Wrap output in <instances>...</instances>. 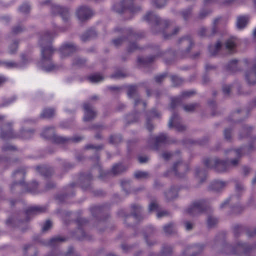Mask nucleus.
Returning <instances> with one entry per match:
<instances>
[{"label": "nucleus", "instance_id": "1", "mask_svg": "<svg viewBox=\"0 0 256 256\" xmlns=\"http://www.w3.org/2000/svg\"><path fill=\"white\" fill-rule=\"evenodd\" d=\"M52 36L48 32L42 34L39 40V44L42 48V59L40 65L46 71L50 72L56 69V66L51 62V58L54 50L51 46Z\"/></svg>", "mask_w": 256, "mask_h": 256}, {"label": "nucleus", "instance_id": "2", "mask_svg": "<svg viewBox=\"0 0 256 256\" xmlns=\"http://www.w3.org/2000/svg\"><path fill=\"white\" fill-rule=\"evenodd\" d=\"M144 19L148 21H154L156 24L153 28L154 30H160L163 36L165 39H169L176 34L179 31L178 28H172L170 22L167 20L162 22L160 18L152 12L148 13L144 16Z\"/></svg>", "mask_w": 256, "mask_h": 256}, {"label": "nucleus", "instance_id": "3", "mask_svg": "<svg viewBox=\"0 0 256 256\" xmlns=\"http://www.w3.org/2000/svg\"><path fill=\"white\" fill-rule=\"evenodd\" d=\"M204 163L207 167H214L218 171L220 172H224L230 168V165L228 164V162L220 160L218 158L206 159L204 160Z\"/></svg>", "mask_w": 256, "mask_h": 256}, {"label": "nucleus", "instance_id": "4", "mask_svg": "<svg viewBox=\"0 0 256 256\" xmlns=\"http://www.w3.org/2000/svg\"><path fill=\"white\" fill-rule=\"evenodd\" d=\"M205 210L204 204L202 201H196L192 203L186 210V212L191 216L201 214Z\"/></svg>", "mask_w": 256, "mask_h": 256}, {"label": "nucleus", "instance_id": "5", "mask_svg": "<svg viewBox=\"0 0 256 256\" xmlns=\"http://www.w3.org/2000/svg\"><path fill=\"white\" fill-rule=\"evenodd\" d=\"M252 248V247H250L246 244H238L235 248H233L230 246H227L225 247L224 250L226 254H246Z\"/></svg>", "mask_w": 256, "mask_h": 256}, {"label": "nucleus", "instance_id": "6", "mask_svg": "<svg viewBox=\"0 0 256 256\" xmlns=\"http://www.w3.org/2000/svg\"><path fill=\"white\" fill-rule=\"evenodd\" d=\"M179 44L182 46V52L184 55L190 52L191 48L194 46L192 40L190 36L182 38L179 40Z\"/></svg>", "mask_w": 256, "mask_h": 256}, {"label": "nucleus", "instance_id": "7", "mask_svg": "<svg viewBox=\"0 0 256 256\" xmlns=\"http://www.w3.org/2000/svg\"><path fill=\"white\" fill-rule=\"evenodd\" d=\"M76 14L78 19L81 22H84L90 18L92 16V13L88 8L82 6L78 8Z\"/></svg>", "mask_w": 256, "mask_h": 256}, {"label": "nucleus", "instance_id": "8", "mask_svg": "<svg viewBox=\"0 0 256 256\" xmlns=\"http://www.w3.org/2000/svg\"><path fill=\"white\" fill-rule=\"evenodd\" d=\"M52 12L55 14H60L65 21H67L69 19L70 16L68 8L56 5L52 6Z\"/></svg>", "mask_w": 256, "mask_h": 256}, {"label": "nucleus", "instance_id": "9", "mask_svg": "<svg viewBox=\"0 0 256 256\" xmlns=\"http://www.w3.org/2000/svg\"><path fill=\"white\" fill-rule=\"evenodd\" d=\"M84 120L86 122L90 121L94 118L96 115V112L92 109L90 105L88 104H85L84 105Z\"/></svg>", "mask_w": 256, "mask_h": 256}, {"label": "nucleus", "instance_id": "10", "mask_svg": "<svg viewBox=\"0 0 256 256\" xmlns=\"http://www.w3.org/2000/svg\"><path fill=\"white\" fill-rule=\"evenodd\" d=\"M180 118L176 114H174L172 116L168 122V126L170 128L172 126L173 124L176 129L179 131L182 132L186 130V126L178 122Z\"/></svg>", "mask_w": 256, "mask_h": 256}, {"label": "nucleus", "instance_id": "11", "mask_svg": "<svg viewBox=\"0 0 256 256\" xmlns=\"http://www.w3.org/2000/svg\"><path fill=\"white\" fill-rule=\"evenodd\" d=\"M77 48L72 44H66L63 45L60 48V52L62 57H65L75 52Z\"/></svg>", "mask_w": 256, "mask_h": 256}, {"label": "nucleus", "instance_id": "12", "mask_svg": "<svg viewBox=\"0 0 256 256\" xmlns=\"http://www.w3.org/2000/svg\"><path fill=\"white\" fill-rule=\"evenodd\" d=\"M246 79L249 84H256V62L254 68L246 73Z\"/></svg>", "mask_w": 256, "mask_h": 256}, {"label": "nucleus", "instance_id": "13", "mask_svg": "<svg viewBox=\"0 0 256 256\" xmlns=\"http://www.w3.org/2000/svg\"><path fill=\"white\" fill-rule=\"evenodd\" d=\"M188 169V166L187 164L180 162L174 164L173 167L175 174L180 175V176L186 173Z\"/></svg>", "mask_w": 256, "mask_h": 256}, {"label": "nucleus", "instance_id": "14", "mask_svg": "<svg viewBox=\"0 0 256 256\" xmlns=\"http://www.w3.org/2000/svg\"><path fill=\"white\" fill-rule=\"evenodd\" d=\"M0 136L4 139L13 138L12 130L10 124H4L1 128Z\"/></svg>", "mask_w": 256, "mask_h": 256}, {"label": "nucleus", "instance_id": "15", "mask_svg": "<svg viewBox=\"0 0 256 256\" xmlns=\"http://www.w3.org/2000/svg\"><path fill=\"white\" fill-rule=\"evenodd\" d=\"M80 140L81 138L80 137H76L72 139H69L54 134L52 140L56 144H66L71 140L74 142H78Z\"/></svg>", "mask_w": 256, "mask_h": 256}, {"label": "nucleus", "instance_id": "16", "mask_svg": "<svg viewBox=\"0 0 256 256\" xmlns=\"http://www.w3.org/2000/svg\"><path fill=\"white\" fill-rule=\"evenodd\" d=\"M46 210V207H31L28 208L26 211V213L28 215L32 214H38L42 212H44Z\"/></svg>", "mask_w": 256, "mask_h": 256}, {"label": "nucleus", "instance_id": "17", "mask_svg": "<svg viewBox=\"0 0 256 256\" xmlns=\"http://www.w3.org/2000/svg\"><path fill=\"white\" fill-rule=\"evenodd\" d=\"M226 186V183L220 181L213 182L210 186V189L218 192L223 188Z\"/></svg>", "mask_w": 256, "mask_h": 256}, {"label": "nucleus", "instance_id": "18", "mask_svg": "<svg viewBox=\"0 0 256 256\" xmlns=\"http://www.w3.org/2000/svg\"><path fill=\"white\" fill-rule=\"evenodd\" d=\"M252 131V128H248V126L243 127L240 132V138L242 139L244 138H248L249 136L250 135Z\"/></svg>", "mask_w": 256, "mask_h": 256}, {"label": "nucleus", "instance_id": "19", "mask_svg": "<svg viewBox=\"0 0 256 256\" xmlns=\"http://www.w3.org/2000/svg\"><path fill=\"white\" fill-rule=\"evenodd\" d=\"M96 35V32L94 30H90L86 33L82 34L81 36L82 40L84 42L90 40V39L94 38Z\"/></svg>", "mask_w": 256, "mask_h": 256}, {"label": "nucleus", "instance_id": "20", "mask_svg": "<svg viewBox=\"0 0 256 256\" xmlns=\"http://www.w3.org/2000/svg\"><path fill=\"white\" fill-rule=\"evenodd\" d=\"M216 32V29L215 27L212 28L210 32H208L206 29L204 28H201L199 30L198 34L201 36H209L214 34Z\"/></svg>", "mask_w": 256, "mask_h": 256}, {"label": "nucleus", "instance_id": "21", "mask_svg": "<svg viewBox=\"0 0 256 256\" xmlns=\"http://www.w3.org/2000/svg\"><path fill=\"white\" fill-rule=\"evenodd\" d=\"M54 134V131L52 128H46L42 133L44 136L46 138L50 139L52 140Z\"/></svg>", "mask_w": 256, "mask_h": 256}, {"label": "nucleus", "instance_id": "22", "mask_svg": "<svg viewBox=\"0 0 256 256\" xmlns=\"http://www.w3.org/2000/svg\"><path fill=\"white\" fill-rule=\"evenodd\" d=\"M126 168L122 164H116L113 166L112 170V172L114 174H118L125 171Z\"/></svg>", "mask_w": 256, "mask_h": 256}, {"label": "nucleus", "instance_id": "23", "mask_svg": "<svg viewBox=\"0 0 256 256\" xmlns=\"http://www.w3.org/2000/svg\"><path fill=\"white\" fill-rule=\"evenodd\" d=\"M199 104L197 103L185 104L183 106L184 110L188 112H194L198 108Z\"/></svg>", "mask_w": 256, "mask_h": 256}, {"label": "nucleus", "instance_id": "24", "mask_svg": "<svg viewBox=\"0 0 256 256\" xmlns=\"http://www.w3.org/2000/svg\"><path fill=\"white\" fill-rule=\"evenodd\" d=\"M248 18L246 16H240L238 18L237 21V26L240 29L244 28L248 22Z\"/></svg>", "mask_w": 256, "mask_h": 256}, {"label": "nucleus", "instance_id": "25", "mask_svg": "<svg viewBox=\"0 0 256 256\" xmlns=\"http://www.w3.org/2000/svg\"><path fill=\"white\" fill-rule=\"evenodd\" d=\"M204 248V245L202 244H196L194 246H192L190 248V252H196V254H192L194 256H196L197 254L200 253L202 251Z\"/></svg>", "mask_w": 256, "mask_h": 256}, {"label": "nucleus", "instance_id": "26", "mask_svg": "<svg viewBox=\"0 0 256 256\" xmlns=\"http://www.w3.org/2000/svg\"><path fill=\"white\" fill-rule=\"evenodd\" d=\"M222 46L221 43L218 42L216 45L210 46L209 48L210 52L212 56L216 55Z\"/></svg>", "mask_w": 256, "mask_h": 256}, {"label": "nucleus", "instance_id": "27", "mask_svg": "<svg viewBox=\"0 0 256 256\" xmlns=\"http://www.w3.org/2000/svg\"><path fill=\"white\" fill-rule=\"evenodd\" d=\"M165 194L167 199L170 200L177 196L178 192L176 189L172 188L167 191Z\"/></svg>", "mask_w": 256, "mask_h": 256}, {"label": "nucleus", "instance_id": "28", "mask_svg": "<svg viewBox=\"0 0 256 256\" xmlns=\"http://www.w3.org/2000/svg\"><path fill=\"white\" fill-rule=\"evenodd\" d=\"M166 140V136L164 134H160L155 138V148L157 149L158 145L164 143Z\"/></svg>", "mask_w": 256, "mask_h": 256}, {"label": "nucleus", "instance_id": "29", "mask_svg": "<svg viewBox=\"0 0 256 256\" xmlns=\"http://www.w3.org/2000/svg\"><path fill=\"white\" fill-rule=\"evenodd\" d=\"M36 170L46 176H48L52 174V170L46 166H37Z\"/></svg>", "mask_w": 256, "mask_h": 256}, {"label": "nucleus", "instance_id": "30", "mask_svg": "<svg viewBox=\"0 0 256 256\" xmlns=\"http://www.w3.org/2000/svg\"><path fill=\"white\" fill-rule=\"evenodd\" d=\"M54 112L52 109H45L41 114V117L42 118H48L54 115Z\"/></svg>", "mask_w": 256, "mask_h": 256}, {"label": "nucleus", "instance_id": "31", "mask_svg": "<svg viewBox=\"0 0 256 256\" xmlns=\"http://www.w3.org/2000/svg\"><path fill=\"white\" fill-rule=\"evenodd\" d=\"M134 175L137 179H145L149 177L148 173L146 172L137 171Z\"/></svg>", "mask_w": 256, "mask_h": 256}, {"label": "nucleus", "instance_id": "32", "mask_svg": "<svg viewBox=\"0 0 256 256\" xmlns=\"http://www.w3.org/2000/svg\"><path fill=\"white\" fill-rule=\"evenodd\" d=\"M226 48L230 51H233L236 48V42L233 39H229L226 42Z\"/></svg>", "mask_w": 256, "mask_h": 256}, {"label": "nucleus", "instance_id": "33", "mask_svg": "<svg viewBox=\"0 0 256 256\" xmlns=\"http://www.w3.org/2000/svg\"><path fill=\"white\" fill-rule=\"evenodd\" d=\"M172 252V248L170 246H164L161 252L160 256H169Z\"/></svg>", "mask_w": 256, "mask_h": 256}, {"label": "nucleus", "instance_id": "34", "mask_svg": "<svg viewBox=\"0 0 256 256\" xmlns=\"http://www.w3.org/2000/svg\"><path fill=\"white\" fill-rule=\"evenodd\" d=\"M89 80L93 82H97L102 80L104 77L100 74H96L88 77Z\"/></svg>", "mask_w": 256, "mask_h": 256}, {"label": "nucleus", "instance_id": "35", "mask_svg": "<svg viewBox=\"0 0 256 256\" xmlns=\"http://www.w3.org/2000/svg\"><path fill=\"white\" fill-rule=\"evenodd\" d=\"M164 230L166 234H171L174 232V225L170 223L164 227Z\"/></svg>", "mask_w": 256, "mask_h": 256}, {"label": "nucleus", "instance_id": "36", "mask_svg": "<svg viewBox=\"0 0 256 256\" xmlns=\"http://www.w3.org/2000/svg\"><path fill=\"white\" fill-rule=\"evenodd\" d=\"M207 222L209 227H212L217 224L218 220L212 216H210L208 218Z\"/></svg>", "mask_w": 256, "mask_h": 256}, {"label": "nucleus", "instance_id": "37", "mask_svg": "<svg viewBox=\"0 0 256 256\" xmlns=\"http://www.w3.org/2000/svg\"><path fill=\"white\" fill-rule=\"evenodd\" d=\"M238 61L236 60L230 61L228 66V68L232 72H236L237 68Z\"/></svg>", "mask_w": 256, "mask_h": 256}, {"label": "nucleus", "instance_id": "38", "mask_svg": "<svg viewBox=\"0 0 256 256\" xmlns=\"http://www.w3.org/2000/svg\"><path fill=\"white\" fill-rule=\"evenodd\" d=\"M192 10L190 8L186 9L182 12V15L185 20H187L190 18L192 16Z\"/></svg>", "mask_w": 256, "mask_h": 256}, {"label": "nucleus", "instance_id": "39", "mask_svg": "<svg viewBox=\"0 0 256 256\" xmlns=\"http://www.w3.org/2000/svg\"><path fill=\"white\" fill-rule=\"evenodd\" d=\"M172 80L174 86H179L182 82V79L176 76H172Z\"/></svg>", "mask_w": 256, "mask_h": 256}, {"label": "nucleus", "instance_id": "40", "mask_svg": "<svg viewBox=\"0 0 256 256\" xmlns=\"http://www.w3.org/2000/svg\"><path fill=\"white\" fill-rule=\"evenodd\" d=\"M136 88L135 86H130L128 88V94L129 96L132 97L136 94Z\"/></svg>", "mask_w": 256, "mask_h": 256}, {"label": "nucleus", "instance_id": "41", "mask_svg": "<svg viewBox=\"0 0 256 256\" xmlns=\"http://www.w3.org/2000/svg\"><path fill=\"white\" fill-rule=\"evenodd\" d=\"M121 137L118 136H112L110 138V142L112 144H118L121 141Z\"/></svg>", "mask_w": 256, "mask_h": 256}, {"label": "nucleus", "instance_id": "42", "mask_svg": "<svg viewBox=\"0 0 256 256\" xmlns=\"http://www.w3.org/2000/svg\"><path fill=\"white\" fill-rule=\"evenodd\" d=\"M182 100L180 98H175L172 100L170 106L174 108L177 105L181 102Z\"/></svg>", "mask_w": 256, "mask_h": 256}, {"label": "nucleus", "instance_id": "43", "mask_svg": "<svg viewBox=\"0 0 256 256\" xmlns=\"http://www.w3.org/2000/svg\"><path fill=\"white\" fill-rule=\"evenodd\" d=\"M52 226V222L48 220L46 221V223L44 224V226L42 227V230L43 232H46Z\"/></svg>", "mask_w": 256, "mask_h": 256}, {"label": "nucleus", "instance_id": "44", "mask_svg": "<svg viewBox=\"0 0 256 256\" xmlns=\"http://www.w3.org/2000/svg\"><path fill=\"white\" fill-rule=\"evenodd\" d=\"M154 58H155V56H152L149 58H145L144 60H143L142 58H139L138 60L140 62H141L144 64H148V63H150V62H153V60H154Z\"/></svg>", "mask_w": 256, "mask_h": 256}, {"label": "nucleus", "instance_id": "45", "mask_svg": "<svg viewBox=\"0 0 256 256\" xmlns=\"http://www.w3.org/2000/svg\"><path fill=\"white\" fill-rule=\"evenodd\" d=\"M232 88L230 86L225 85L222 87L224 94L226 96H228Z\"/></svg>", "mask_w": 256, "mask_h": 256}, {"label": "nucleus", "instance_id": "46", "mask_svg": "<svg viewBox=\"0 0 256 256\" xmlns=\"http://www.w3.org/2000/svg\"><path fill=\"white\" fill-rule=\"evenodd\" d=\"M20 10L21 12L26 13L30 11V8L28 4H24L20 6Z\"/></svg>", "mask_w": 256, "mask_h": 256}, {"label": "nucleus", "instance_id": "47", "mask_svg": "<svg viewBox=\"0 0 256 256\" xmlns=\"http://www.w3.org/2000/svg\"><path fill=\"white\" fill-rule=\"evenodd\" d=\"M230 152L231 156H236L237 158H240L241 156L242 149H238L235 150H230Z\"/></svg>", "mask_w": 256, "mask_h": 256}, {"label": "nucleus", "instance_id": "48", "mask_svg": "<svg viewBox=\"0 0 256 256\" xmlns=\"http://www.w3.org/2000/svg\"><path fill=\"white\" fill-rule=\"evenodd\" d=\"M132 208L134 210L133 214L134 216H137V214L136 212H138V214L140 213V206L134 204L132 206Z\"/></svg>", "mask_w": 256, "mask_h": 256}, {"label": "nucleus", "instance_id": "49", "mask_svg": "<svg viewBox=\"0 0 256 256\" xmlns=\"http://www.w3.org/2000/svg\"><path fill=\"white\" fill-rule=\"evenodd\" d=\"M166 76V74H162L160 76H156L154 78L155 80L158 83H160Z\"/></svg>", "mask_w": 256, "mask_h": 256}, {"label": "nucleus", "instance_id": "50", "mask_svg": "<svg viewBox=\"0 0 256 256\" xmlns=\"http://www.w3.org/2000/svg\"><path fill=\"white\" fill-rule=\"evenodd\" d=\"M154 2L156 6L158 8H160L164 5L166 0H154Z\"/></svg>", "mask_w": 256, "mask_h": 256}, {"label": "nucleus", "instance_id": "51", "mask_svg": "<svg viewBox=\"0 0 256 256\" xmlns=\"http://www.w3.org/2000/svg\"><path fill=\"white\" fill-rule=\"evenodd\" d=\"M18 48V43L16 42H14L10 48V51L11 54H14Z\"/></svg>", "mask_w": 256, "mask_h": 256}, {"label": "nucleus", "instance_id": "52", "mask_svg": "<svg viewBox=\"0 0 256 256\" xmlns=\"http://www.w3.org/2000/svg\"><path fill=\"white\" fill-rule=\"evenodd\" d=\"M26 172L24 170H18L14 172V176L19 175L20 178H23Z\"/></svg>", "mask_w": 256, "mask_h": 256}, {"label": "nucleus", "instance_id": "53", "mask_svg": "<svg viewBox=\"0 0 256 256\" xmlns=\"http://www.w3.org/2000/svg\"><path fill=\"white\" fill-rule=\"evenodd\" d=\"M210 13L209 12L206 10H202L198 14V18L199 19H202L204 18Z\"/></svg>", "mask_w": 256, "mask_h": 256}, {"label": "nucleus", "instance_id": "54", "mask_svg": "<svg viewBox=\"0 0 256 256\" xmlns=\"http://www.w3.org/2000/svg\"><path fill=\"white\" fill-rule=\"evenodd\" d=\"M184 224L186 230H190L193 228V224L190 222H184Z\"/></svg>", "mask_w": 256, "mask_h": 256}, {"label": "nucleus", "instance_id": "55", "mask_svg": "<svg viewBox=\"0 0 256 256\" xmlns=\"http://www.w3.org/2000/svg\"><path fill=\"white\" fill-rule=\"evenodd\" d=\"M64 240V239L61 238L60 237H56L52 238L50 240V244L52 245L53 243L58 242H63Z\"/></svg>", "mask_w": 256, "mask_h": 256}, {"label": "nucleus", "instance_id": "56", "mask_svg": "<svg viewBox=\"0 0 256 256\" xmlns=\"http://www.w3.org/2000/svg\"><path fill=\"white\" fill-rule=\"evenodd\" d=\"M224 138L226 140H230L231 138V132L229 130H226L224 132Z\"/></svg>", "mask_w": 256, "mask_h": 256}, {"label": "nucleus", "instance_id": "57", "mask_svg": "<svg viewBox=\"0 0 256 256\" xmlns=\"http://www.w3.org/2000/svg\"><path fill=\"white\" fill-rule=\"evenodd\" d=\"M138 48V46H137V45L134 44V43H133V44H131L128 48V50L130 52H133L134 50H137Z\"/></svg>", "mask_w": 256, "mask_h": 256}, {"label": "nucleus", "instance_id": "58", "mask_svg": "<svg viewBox=\"0 0 256 256\" xmlns=\"http://www.w3.org/2000/svg\"><path fill=\"white\" fill-rule=\"evenodd\" d=\"M112 42L115 46H118L122 44L123 40L122 38L115 39L113 40Z\"/></svg>", "mask_w": 256, "mask_h": 256}, {"label": "nucleus", "instance_id": "59", "mask_svg": "<svg viewBox=\"0 0 256 256\" xmlns=\"http://www.w3.org/2000/svg\"><path fill=\"white\" fill-rule=\"evenodd\" d=\"M238 162V158H235L232 160L230 162H228V164L230 165V168L232 166H236Z\"/></svg>", "mask_w": 256, "mask_h": 256}, {"label": "nucleus", "instance_id": "60", "mask_svg": "<svg viewBox=\"0 0 256 256\" xmlns=\"http://www.w3.org/2000/svg\"><path fill=\"white\" fill-rule=\"evenodd\" d=\"M158 207V205L156 203L152 202L150 205L149 210L150 211H152V210L157 209Z\"/></svg>", "mask_w": 256, "mask_h": 256}, {"label": "nucleus", "instance_id": "61", "mask_svg": "<svg viewBox=\"0 0 256 256\" xmlns=\"http://www.w3.org/2000/svg\"><path fill=\"white\" fill-rule=\"evenodd\" d=\"M138 161L140 163L146 162L148 160V158L146 156H140L138 158Z\"/></svg>", "mask_w": 256, "mask_h": 256}, {"label": "nucleus", "instance_id": "62", "mask_svg": "<svg viewBox=\"0 0 256 256\" xmlns=\"http://www.w3.org/2000/svg\"><path fill=\"white\" fill-rule=\"evenodd\" d=\"M193 94H194V92H184L182 93V98L188 97V96H192Z\"/></svg>", "mask_w": 256, "mask_h": 256}, {"label": "nucleus", "instance_id": "63", "mask_svg": "<svg viewBox=\"0 0 256 256\" xmlns=\"http://www.w3.org/2000/svg\"><path fill=\"white\" fill-rule=\"evenodd\" d=\"M6 66L9 68H14V67H16L18 66V64L14 62H8L6 63Z\"/></svg>", "mask_w": 256, "mask_h": 256}, {"label": "nucleus", "instance_id": "64", "mask_svg": "<svg viewBox=\"0 0 256 256\" xmlns=\"http://www.w3.org/2000/svg\"><path fill=\"white\" fill-rule=\"evenodd\" d=\"M171 156L172 154L168 152H164L162 154V157L166 160H168Z\"/></svg>", "mask_w": 256, "mask_h": 256}]
</instances>
